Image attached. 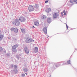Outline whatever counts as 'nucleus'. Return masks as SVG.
<instances>
[{
	"instance_id": "nucleus-1",
	"label": "nucleus",
	"mask_w": 77,
	"mask_h": 77,
	"mask_svg": "<svg viewBox=\"0 0 77 77\" xmlns=\"http://www.w3.org/2000/svg\"><path fill=\"white\" fill-rule=\"evenodd\" d=\"M59 13H55L53 15V18L55 19L57 18V17H59Z\"/></svg>"
},
{
	"instance_id": "nucleus-2",
	"label": "nucleus",
	"mask_w": 77,
	"mask_h": 77,
	"mask_svg": "<svg viewBox=\"0 0 77 77\" xmlns=\"http://www.w3.org/2000/svg\"><path fill=\"white\" fill-rule=\"evenodd\" d=\"M34 8H33V6L32 5H30L28 7V10L29 12H32L33 11Z\"/></svg>"
},
{
	"instance_id": "nucleus-3",
	"label": "nucleus",
	"mask_w": 77,
	"mask_h": 77,
	"mask_svg": "<svg viewBox=\"0 0 77 77\" xmlns=\"http://www.w3.org/2000/svg\"><path fill=\"white\" fill-rule=\"evenodd\" d=\"M19 20L21 22L26 21V19L23 17H20L19 18Z\"/></svg>"
},
{
	"instance_id": "nucleus-4",
	"label": "nucleus",
	"mask_w": 77,
	"mask_h": 77,
	"mask_svg": "<svg viewBox=\"0 0 77 77\" xmlns=\"http://www.w3.org/2000/svg\"><path fill=\"white\" fill-rule=\"evenodd\" d=\"M24 50L25 53L26 54H29V50L27 48V47H25L24 48Z\"/></svg>"
},
{
	"instance_id": "nucleus-5",
	"label": "nucleus",
	"mask_w": 77,
	"mask_h": 77,
	"mask_svg": "<svg viewBox=\"0 0 77 77\" xmlns=\"http://www.w3.org/2000/svg\"><path fill=\"white\" fill-rule=\"evenodd\" d=\"M4 37V35L2 33H0V41H2Z\"/></svg>"
},
{
	"instance_id": "nucleus-6",
	"label": "nucleus",
	"mask_w": 77,
	"mask_h": 77,
	"mask_svg": "<svg viewBox=\"0 0 77 77\" xmlns=\"http://www.w3.org/2000/svg\"><path fill=\"white\" fill-rule=\"evenodd\" d=\"M47 28L46 27H45L43 28V32H44V33L45 34H47Z\"/></svg>"
},
{
	"instance_id": "nucleus-7",
	"label": "nucleus",
	"mask_w": 77,
	"mask_h": 77,
	"mask_svg": "<svg viewBox=\"0 0 77 77\" xmlns=\"http://www.w3.org/2000/svg\"><path fill=\"white\" fill-rule=\"evenodd\" d=\"M51 11V8H48L45 10V11L47 12V13H49V12H50Z\"/></svg>"
},
{
	"instance_id": "nucleus-8",
	"label": "nucleus",
	"mask_w": 77,
	"mask_h": 77,
	"mask_svg": "<svg viewBox=\"0 0 77 77\" xmlns=\"http://www.w3.org/2000/svg\"><path fill=\"white\" fill-rule=\"evenodd\" d=\"M18 47V45H14L12 47V49H16V48H17Z\"/></svg>"
},
{
	"instance_id": "nucleus-9",
	"label": "nucleus",
	"mask_w": 77,
	"mask_h": 77,
	"mask_svg": "<svg viewBox=\"0 0 77 77\" xmlns=\"http://www.w3.org/2000/svg\"><path fill=\"white\" fill-rule=\"evenodd\" d=\"M34 24L35 26H39V24L38 21H35L34 22Z\"/></svg>"
},
{
	"instance_id": "nucleus-10",
	"label": "nucleus",
	"mask_w": 77,
	"mask_h": 77,
	"mask_svg": "<svg viewBox=\"0 0 77 77\" xmlns=\"http://www.w3.org/2000/svg\"><path fill=\"white\" fill-rule=\"evenodd\" d=\"M15 25L17 26H18L20 25V23L19 22H17L15 23Z\"/></svg>"
},
{
	"instance_id": "nucleus-11",
	"label": "nucleus",
	"mask_w": 77,
	"mask_h": 77,
	"mask_svg": "<svg viewBox=\"0 0 77 77\" xmlns=\"http://www.w3.org/2000/svg\"><path fill=\"white\" fill-rule=\"evenodd\" d=\"M42 18L43 20H46V18H47V16L42 15Z\"/></svg>"
},
{
	"instance_id": "nucleus-12",
	"label": "nucleus",
	"mask_w": 77,
	"mask_h": 77,
	"mask_svg": "<svg viewBox=\"0 0 77 77\" xmlns=\"http://www.w3.org/2000/svg\"><path fill=\"white\" fill-rule=\"evenodd\" d=\"M34 50L35 53H37L38 51V48L37 47H35Z\"/></svg>"
},
{
	"instance_id": "nucleus-13",
	"label": "nucleus",
	"mask_w": 77,
	"mask_h": 77,
	"mask_svg": "<svg viewBox=\"0 0 77 77\" xmlns=\"http://www.w3.org/2000/svg\"><path fill=\"white\" fill-rule=\"evenodd\" d=\"M14 32H15L16 33H17L18 32V29L16 28H15L14 29Z\"/></svg>"
},
{
	"instance_id": "nucleus-14",
	"label": "nucleus",
	"mask_w": 77,
	"mask_h": 77,
	"mask_svg": "<svg viewBox=\"0 0 77 77\" xmlns=\"http://www.w3.org/2000/svg\"><path fill=\"white\" fill-rule=\"evenodd\" d=\"M51 19L50 18H48V23H51Z\"/></svg>"
},
{
	"instance_id": "nucleus-15",
	"label": "nucleus",
	"mask_w": 77,
	"mask_h": 77,
	"mask_svg": "<svg viewBox=\"0 0 77 77\" xmlns=\"http://www.w3.org/2000/svg\"><path fill=\"white\" fill-rule=\"evenodd\" d=\"M21 32L23 33H25V32H26V31L25 30V29H21Z\"/></svg>"
},
{
	"instance_id": "nucleus-16",
	"label": "nucleus",
	"mask_w": 77,
	"mask_h": 77,
	"mask_svg": "<svg viewBox=\"0 0 77 77\" xmlns=\"http://www.w3.org/2000/svg\"><path fill=\"white\" fill-rule=\"evenodd\" d=\"M23 71L24 72H27V71H28V69H27L26 68H24Z\"/></svg>"
},
{
	"instance_id": "nucleus-17",
	"label": "nucleus",
	"mask_w": 77,
	"mask_h": 77,
	"mask_svg": "<svg viewBox=\"0 0 77 77\" xmlns=\"http://www.w3.org/2000/svg\"><path fill=\"white\" fill-rule=\"evenodd\" d=\"M12 51H13V52L16 53V52L17 51V49H12Z\"/></svg>"
},
{
	"instance_id": "nucleus-18",
	"label": "nucleus",
	"mask_w": 77,
	"mask_h": 77,
	"mask_svg": "<svg viewBox=\"0 0 77 77\" xmlns=\"http://www.w3.org/2000/svg\"><path fill=\"white\" fill-rule=\"evenodd\" d=\"M18 21V19H16L13 22V24H15V22L16 21Z\"/></svg>"
},
{
	"instance_id": "nucleus-19",
	"label": "nucleus",
	"mask_w": 77,
	"mask_h": 77,
	"mask_svg": "<svg viewBox=\"0 0 77 77\" xmlns=\"http://www.w3.org/2000/svg\"><path fill=\"white\" fill-rule=\"evenodd\" d=\"M26 43H29V38L26 39Z\"/></svg>"
},
{
	"instance_id": "nucleus-20",
	"label": "nucleus",
	"mask_w": 77,
	"mask_h": 77,
	"mask_svg": "<svg viewBox=\"0 0 77 77\" xmlns=\"http://www.w3.org/2000/svg\"><path fill=\"white\" fill-rule=\"evenodd\" d=\"M35 8L37 9L38 8V5L37 4H35Z\"/></svg>"
},
{
	"instance_id": "nucleus-21",
	"label": "nucleus",
	"mask_w": 77,
	"mask_h": 77,
	"mask_svg": "<svg viewBox=\"0 0 77 77\" xmlns=\"http://www.w3.org/2000/svg\"><path fill=\"white\" fill-rule=\"evenodd\" d=\"M29 42H32V38H29Z\"/></svg>"
},
{
	"instance_id": "nucleus-22",
	"label": "nucleus",
	"mask_w": 77,
	"mask_h": 77,
	"mask_svg": "<svg viewBox=\"0 0 77 77\" xmlns=\"http://www.w3.org/2000/svg\"><path fill=\"white\" fill-rule=\"evenodd\" d=\"M69 2L71 3H72V2H74V1L73 0H70Z\"/></svg>"
},
{
	"instance_id": "nucleus-23",
	"label": "nucleus",
	"mask_w": 77,
	"mask_h": 77,
	"mask_svg": "<svg viewBox=\"0 0 77 77\" xmlns=\"http://www.w3.org/2000/svg\"><path fill=\"white\" fill-rule=\"evenodd\" d=\"M3 51V48L2 47H0V51Z\"/></svg>"
},
{
	"instance_id": "nucleus-24",
	"label": "nucleus",
	"mask_w": 77,
	"mask_h": 77,
	"mask_svg": "<svg viewBox=\"0 0 77 77\" xmlns=\"http://www.w3.org/2000/svg\"><path fill=\"white\" fill-rule=\"evenodd\" d=\"M67 63H68V64H71V63L70 62V60H69L67 62Z\"/></svg>"
},
{
	"instance_id": "nucleus-25",
	"label": "nucleus",
	"mask_w": 77,
	"mask_h": 77,
	"mask_svg": "<svg viewBox=\"0 0 77 77\" xmlns=\"http://www.w3.org/2000/svg\"><path fill=\"white\" fill-rule=\"evenodd\" d=\"M22 77H25V74H22Z\"/></svg>"
},
{
	"instance_id": "nucleus-26",
	"label": "nucleus",
	"mask_w": 77,
	"mask_h": 77,
	"mask_svg": "<svg viewBox=\"0 0 77 77\" xmlns=\"http://www.w3.org/2000/svg\"><path fill=\"white\" fill-rule=\"evenodd\" d=\"M14 68L15 69H16L17 68V66L16 65H14Z\"/></svg>"
},
{
	"instance_id": "nucleus-27",
	"label": "nucleus",
	"mask_w": 77,
	"mask_h": 77,
	"mask_svg": "<svg viewBox=\"0 0 77 77\" xmlns=\"http://www.w3.org/2000/svg\"><path fill=\"white\" fill-rule=\"evenodd\" d=\"M48 1H45V3H48Z\"/></svg>"
},
{
	"instance_id": "nucleus-28",
	"label": "nucleus",
	"mask_w": 77,
	"mask_h": 77,
	"mask_svg": "<svg viewBox=\"0 0 77 77\" xmlns=\"http://www.w3.org/2000/svg\"><path fill=\"white\" fill-rule=\"evenodd\" d=\"M14 28H11V31H13V30H14Z\"/></svg>"
},
{
	"instance_id": "nucleus-29",
	"label": "nucleus",
	"mask_w": 77,
	"mask_h": 77,
	"mask_svg": "<svg viewBox=\"0 0 77 77\" xmlns=\"http://www.w3.org/2000/svg\"><path fill=\"white\" fill-rule=\"evenodd\" d=\"M77 1V0H73V2H76Z\"/></svg>"
},
{
	"instance_id": "nucleus-30",
	"label": "nucleus",
	"mask_w": 77,
	"mask_h": 77,
	"mask_svg": "<svg viewBox=\"0 0 77 77\" xmlns=\"http://www.w3.org/2000/svg\"><path fill=\"white\" fill-rule=\"evenodd\" d=\"M66 28L67 29H68V25H67V24H66Z\"/></svg>"
},
{
	"instance_id": "nucleus-31",
	"label": "nucleus",
	"mask_w": 77,
	"mask_h": 77,
	"mask_svg": "<svg viewBox=\"0 0 77 77\" xmlns=\"http://www.w3.org/2000/svg\"><path fill=\"white\" fill-rule=\"evenodd\" d=\"M64 13V15H66V13Z\"/></svg>"
},
{
	"instance_id": "nucleus-32",
	"label": "nucleus",
	"mask_w": 77,
	"mask_h": 77,
	"mask_svg": "<svg viewBox=\"0 0 77 77\" xmlns=\"http://www.w3.org/2000/svg\"><path fill=\"white\" fill-rule=\"evenodd\" d=\"M11 68H13L14 67V65H12L11 66Z\"/></svg>"
},
{
	"instance_id": "nucleus-33",
	"label": "nucleus",
	"mask_w": 77,
	"mask_h": 77,
	"mask_svg": "<svg viewBox=\"0 0 77 77\" xmlns=\"http://www.w3.org/2000/svg\"><path fill=\"white\" fill-rule=\"evenodd\" d=\"M66 13V12H65V11L64 10L63 11V13Z\"/></svg>"
},
{
	"instance_id": "nucleus-34",
	"label": "nucleus",
	"mask_w": 77,
	"mask_h": 77,
	"mask_svg": "<svg viewBox=\"0 0 77 77\" xmlns=\"http://www.w3.org/2000/svg\"><path fill=\"white\" fill-rule=\"evenodd\" d=\"M26 74V75H27V73H25Z\"/></svg>"
},
{
	"instance_id": "nucleus-35",
	"label": "nucleus",
	"mask_w": 77,
	"mask_h": 77,
	"mask_svg": "<svg viewBox=\"0 0 77 77\" xmlns=\"http://www.w3.org/2000/svg\"><path fill=\"white\" fill-rule=\"evenodd\" d=\"M32 27H35L34 26H33Z\"/></svg>"
},
{
	"instance_id": "nucleus-36",
	"label": "nucleus",
	"mask_w": 77,
	"mask_h": 77,
	"mask_svg": "<svg viewBox=\"0 0 77 77\" xmlns=\"http://www.w3.org/2000/svg\"><path fill=\"white\" fill-rule=\"evenodd\" d=\"M76 3H77V2H76Z\"/></svg>"
}]
</instances>
